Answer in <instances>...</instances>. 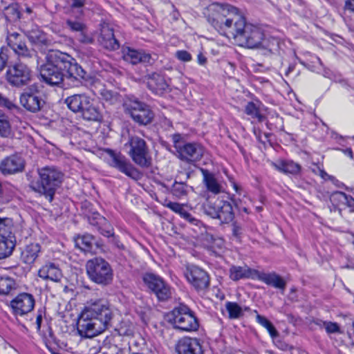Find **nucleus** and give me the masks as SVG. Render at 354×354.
Returning <instances> with one entry per match:
<instances>
[{
	"mask_svg": "<svg viewBox=\"0 0 354 354\" xmlns=\"http://www.w3.org/2000/svg\"><path fill=\"white\" fill-rule=\"evenodd\" d=\"M46 62L40 66L41 80L50 86H59L64 77L73 86H97L98 80L87 75L86 72L75 59L59 50H50L46 55Z\"/></svg>",
	"mask_w": 354,
	"mask_h": 354,
	"instance_id": "obj_1",
	"label": "nucleus"
},
{
	"mask_svg": "<svg viewBox=\"0 0 354 354\" xmlns=\"http://www.w3.org/2000/svg\"><path fill=\"white\" fill-rule=\"evenodd\" d=\"M212 14L207 17L209 23L228 38L238 44L239 37L247 24L237 8L227 3H214L209 6Z\"/></svg>",
	"mask_w": 354,
	"mask_h": 354,
	"instance_id": "obj_2",
	"label": "nucleus"
},
{
	"mask_svg": "<svg viewBox=\"0 0 354 354\" xmlns=\"http://www.w3.org/2000/svg\"><path fill=\"white\" fill-rule=\"evenodd\" d=\"M39 178L32 181L30 187L51 202L56 189L59 187L62 174L55 167H45L38 170Z\"/></svg>",
	"mask_w": 354,
	"mask_h": 354,
	"instance_id": "obj_3",
	"label": "nucleus"
},
{
	"mask_svg": "<svg viewBox=\"0 0 354 354\" xmlns=\"http://www.w3.org/2000/svg\"><path fill=\"white\" fill-rule=\"evenodd\" d=\"M167 317L174 328L181 331L193 332L199 328V321L196 313L183 304L176 306L167 314Z\"/></svg>",
	"mask_w": 354,
	"mask_h": 354,
	"instance_id": "obj_4",
	"label": "nucleus"
},
{
	"mask_svg": "<svg viewBox=\"0 0 354 354\" xmlns=\"http://www.w3.org/2000/svg\"><path fill=\"white\" fill-rule=\"evenodd\" d=\"M86 271L91 281L103 287L111 284L113 280L111 266L102 257H94L88 260L86 263Z\"/></svg>",
	"mask_w": 354,
	"mask_h": 354,
	"instance_id": "obj_5",
	"label": "nucleus"
},
{
	"mask_svg": "<svg viewBox=\"0 0 354 354\" xmlns=\"http://www.w3.org/2000/svg\"><path fill=\"white\" fill-rule=\"evenodd\" d=\"M202 209L206 215L212 218H217L223 223H229L234 218L231 203L220 198L214 201L206 200L202 205Z\"/></svg>",
	"mask_w": 354,
	"mask_h": 354,
	"instance_id": "obj_6",
	"label": "nucleus"
},
{
	"mask_svg": "<svg viewBox=\"0 0 354 354\" xmlns=\"http://www.w3.org/2000/svg\"><path fill=\"white\" fill-rule=\"evenodd\" d=\"M125 146H129L128 152L135 164L142 168H149L151 166V157L147 142L138 136H129Z\"/></svg>",
	"mask_w": 354,
	"mask_h": 354,
	"instance_id": "obj_7",
	"label": "nucleus"
},
{
	"mask_svg": "<svg viewBox=\"0 0 354 354\" xmlns=\"http://www.w3.org/2000/svg\"><path fill=\"white\" fill-rule=\"evenodd\" d=\"M86 317H92L109 328L113 318V312L109 302L104 299H91L87 301L83 310Z\"/></svg>",
	"mask_w": 354,
	"mask_h": 354,
	"instance_id": "obj_8",
	"label": "nucleus"
},
{
	"mask_svg": "<svg viewBox=\"0 0 354 354\" xmlns=\"http://www.w3.org/2000/svg\"><path fill=\"white\" fill-rule=\"evenodd\" d=\"M125 111L131 119L140 126L151 124L154 118V113L150 106L138 100H129L124 104Z\"/></svg>",
	"mask_w": 354,
	"mask_h": 354,
	"instance_id": "obj_9",
	"label": "nucleus"
},
{
	"mask_svg": "<svg viewBox=\"0 0 354 354\" xmlns=\"http://www.w3.org/2000/svg\"><path fill=\"white\" fill-rule=\"evenodd\" d=\"M104 151L109 156V164L111 167L133 180H138L140 178L141 173L139 170L121 152L111 149H106Z\"/></svg>",
	"mask_w": 354,
	"mask_h": 354,
	"instance_id": "obj_10",
	"label": "nucleus"
},
{
	"mask_svg": "<svg viewBox=\"0 0 354 354\" xmlns=\"http://www.w3.org/2000/svg\"><path fill=\"white\" fill-rule=\"evenodd\" d=\"M12 221L9 218H0V259L10 257L16 243L15 236L11 230Z\"/></svg>",
	"mask_w": 354,
	"mask_h": 354,
	"instance_id": "obj_11",
	"label": "nucleus"
},
{
	"mask_svg": "<svg viewBox=\"0 0 354 354\" xmlns=\"http://www.w3.org/2000/svg\"><path fill=\"white\" fill-rule=\"evenodd\" d=\"M142 280L145 285L156 296L159 301H165L171 297V292L169 286L160 276L151 272H147L144 274Z\"/></svg>",
	"mask_w": 354,
	"mask_h": 354,
	"instance_id": "obj_12",
	"label": "nucleus"
},
{
	"mask_svg": "<svg viewBox=\"0 0 354 354\" xmlns=\"http://www.w3.org/2000/svg\"><path fill=\"white\" fill-rule=\"evenodd\" d=\"M108 327L92 317H86V314L82 311L77 322L78 334L84 338H91L104 332Z\"/></svg>",
	"mask_w": 354,
	"mask_h": 354,
	"instance_id": "obj_13",
	"label": "nucleus"
},
{
	"mask_svg": "<svg viewBox=\"0 0 354 354\" xmlns=\"http://www.w3.org/2000/svg\"><path fill=\"white\" fill-rule=\"evenodd\" d=\"M185 275L189 283L198 291L207 289L210 284L209 276L206 271L194 265L186 268Z\"/></svg>",
	"mask_w": 354,
	"mask_h": 354,
	"instance_id": "obj_14",
	"label": "nucleus"
},
{
	"mask_svg": "<svg viewBox=\"0 0 354 354\" xmlns=\"http://www.w3.org/2000/svg\"><path fill=\"white\" fill-rule=\"evenodd\" d=\"M6 79L12 86H26L31 80L30 71L26 64H16L7 70Z\"/></svg>",
	"mask_w": 354,
	"mask_h": 354,
	"instance_id": "obj_15",
	"label": "nucleus"
},
{
	"mask_svg": "<svg viewBox=\"0 0 354 354\" xmlns=\"http://www.w3.org/2000/svg\"><path fill=\"white\" fill-rule=\"evenodd\" d=\"M264 33L259 27L247 24L241 37H239L238 44L249 48H254L260 46L263 41Z\"/></svg>",
	"mask_w": 354,
	"mask_h": 354,
	"instance_id": "obj_16",
	"label": "nucleus"
},
{
	"mask_svg": "<svg viewBox=\"0 0 354 354\" xmlns=\"http://www.w3.org/2000/svg\"><path fill=\"white\" fill-rule=\"evenodd\" d=\"M6 41L8 45L19 57L31 58L36 55L35 50L28 48L25 37L21 34L17 32H8Z\"/></svg>",
	"mask_w": 354,
	"mask_h": 354,
	"instance_id": "obj_17",
	"label": "nucleus"
},
{
	"mask_svg": "<svg viewBox=\"0 0 354 354\" xmlns=\"http://www.w3.org/2000/svg\"><path fill=\"white\" fill-rule=\"evenodd\" d=\"M177 157L183 162L194 164L203 156L204 149L198 142H187L177 151Z\"/></svg>",
	"mask_w": 354,
	"mask_h": 354,
	"instance_id": "obj_18",
	"label": "nucleus"
},
{
	"mask_svg": "<svg viewBox=\"0 0 354 354\" xmlns=\"http://www.w3.org/2000/svg\"><path fill=\"white\" fill-rule=\"evenodd\" d=\"M82 16L72 15L66 20V28L77 34V40L82 44H92L93 39L88 35L87 26L82 19Z\"/></svg>",
	"mask_w": 354,
	"mask_h": 354,
	"instance_id": "obj_19",
	"label": "nucleus"
},
{
	"mask_svg": "<svg viewBox=\"0 0 354 354\" xmlns=\"http://www.w3.org/2000/svg\"><path fill=\"white\" fill-rule=\"evenodd\" d=\"M26 161L21 153H15L0 162V171L3 175H12L24 170Z\"/></svg>",
	"mask_w": 354,
	"mask_h": 354,
	"instance_id": "obj_20",
	"label": "nucleus"
},
{
	"mask_svg": "<svg viewBox=\"0 0 354 354\" xmlns=\"http://www.w3.org/2000/svg\"><path fill=\"white\" fill-rule=\"evenodd\" d=\"M175 350L177 354H204L201 340L187 336L178 340Z\"/></svg>",
	"mask_w": 354,
	"mask_h": 354,
	"instance_id": "obj_21",
	"label": "nucleus"
},
{
	"mask_svg": "<svg viewBox=\"0 0 354 354\" xmlns=\"http://www.w3.org/2000/svg\"><path fill=\"white\" fill-rule=\"evenodd\" d=\"M10 305L16 315H23L34 308L35 299L29 293H21L11 301Z\"/></svg>",
	"mask_w": 354,
	"mask_h": 354,
	"instance_id": "obj_22",
	"label": "nucleus"
},
{
	"mask_svg": "<svg viewBox=\"0 0 354 354\" xmlns=\"http://www.w3.org/2000/svg\"><path fill=\"white\" fill-rule=\"evenodd\" d=\"M20 103L27 111L36 113L44 106L45 101L39 95L38 90H34V91L21 94Z\"/></svg>",
	"mask_w": 354,
	"mask_h": 354,
	"instance_id": "obj_23",
	"label": "nucleus"
},
{
	"mask_svg": "<svg viewBox=\"0 0 354 354\" xmlns=\"http://www.w3.org/2000/svg\"><path fill=\"white\" fill-rule=\"evenodd\" d=\"M38 276L45 280L59 282L63 277L62 272L58 265L48 262L38 271Z\"/></svg>",
	"mask_w": 354,
	"mask_h": 354,
	"instance_id": "obj_24",
	"label": "nucleus"
},
{
	"mask_svg": "<svg viewBox=\"0 0 354 354\" xmlns=\"http://www.w3.org/2000/svg\"><path fill=\"white\" fill-rule=\"evenodd\" d=\"M74 241L75 247L84 252H91L93 245H95L97 248L102 245L101 241L97 240L93 235L87 233L77 236Z\"/></svg>",
	"mask_w": 354,
	"mask_h": 354,
	"instance_id": "obj_25",
	"label": "nucleus"
},
{
	"mask_svg": "<svg viewBox=\"0 0 354 354\" xmlns=\"http://www.w3.org/2000/svg\"><path fill=\"white\" fill-rule=\"evenodd\" d=\"M123 58L125 61L132 64H138L139 63L149 64L150 63L151 56L144 50H137L127 47L123 50Z\"/></svg>",
	"mask_w": 354,
	"mask_h": 354,
	"instance_id": "obj_26",
	"label": "nucleus"
},
{
	"mask_svg": "<svg viewBox=\"0 0 354 354\" xmlns=\"http://www.w3.org/2000/svg\"><path fill=\"white\" fill-rule=\"evenodd\" d=\"M99 42L104 48L110 50H115L120 48V44L115 37L113 30L109 26H102Z\"/></svg>",
	"mask_w": 354,
	"mask_h": 354,
	"instance_id": "obj_27",
	"label": "nucleus"
},
{
	"mask_svg": "<svg viewBox=\"0 0 354 354\" xmlns=\"http://www.w3.org/2000/svg\"><path fill=\"white\" fill-rule=\"evenodd\" d=\"M203 175V183L207 190L214 194L223 192V187L215 177V174L207 169L201 168Z\"/></svg>",
	"mask_w": 354,
	"mask_h": 354,
	"instance_id": "obj_28",
	"label": "nucleus"
},
{
	"mask_svg": "<svg viewBox=\"0 0 354 354\" xmlns=\"http://www.w3.org/2000/svg\"><path fill=\"white\" fill-rule=\"evenodd\" d=\"M272 165L277 170L286 174L297 176L301 170V166L292 160H279L272 162Z\"/></svg>",
	"mask_w": 354,
	"mask_h": 354,
	"instance_id": "obj_29",
	"label": "nucleus"
},
{
	"mask_svg": "<svg viewBox=\"0 0 354 354\" xmlns=\"http://www.w3.org/2000/svg\"><path fill=\"white\" fill-rule=\"evenodd\" d=\"M258 279L266 284L272 286L281 290H284L286 286V281L276 272L265 273L259 274Z\"/></svg>",
	"mask_w": 354,
	"mask_h": 354,
	"instance_id": "obj_30",
	"label": "nucleus"
},
{
	"mask_svg": "<svg viewBox=\"0 0 354 354\" xmlns=\"http://www.w3.org/2000/svg\"><path fill=\"white\" fill-rule=\"evenodd\" d=\"M230 278L234 281H239L243 279L252 278L254 274L257 273V271L251 269L247 266H232L229 270Z\"/></svg>",
	"mask_w": 354,
	"mask_h": 354,
	"instance_id": "obj_31",
	"label": "nucleus"
},
{
	"mask_svg": "<svg viewBox=\"0 0 354 354\" xmlns=\"http://www.w3.org/2000/svg\"><path fill=\"white\" fill-rule=\"evenodd\" d=\"M88 102L89 98L84 95H73L66 100L68 108L73 112H81Z\"/></svg>",
	"mask_w": 354,
	"mask_h": 354,
	"instance_id": "obj_32",
	"label": "nucleus"
},
{
	"mask_svg": "<svg viewBox=\"0 0 354 354\" xmlns=\"http://www.w3.org/2000/svg\"><path fill=\"white\" fill-rule=\"evenodd\" d=\"M40 251L41 246L39 243L28 245L21 254L23 261L27 264L33 263L38 257Z\"/></svg>",
	"mask_w": 354,
	"mask_h": 354,
	"instance_id": "obj_33",
	"label": "nucleus"
},
{
	"mask_svg": "<svg viewBox=\"0 0 354 354\" xmlns=\"http://www.w3.org/2000/svg\"><path fill=\"white\" fill-rule=\"evenodd\" d=\"M166 206L174 212L179 214L182 218H185L190 223L194 225L198 224V220L195 218L189 212L186 211L182 204L176 202H169L166 205Z\"/></svg>",
	"mask_w": 354,
	"mask_h": 354,
	"instance_id": "obj_34",
	"label": "nucleus"
},
{
	"mask_svg": "<svg viewBox=\"0 0 354 354\" xmlns=\"http://www.w3.org/2000/svg\"><path fill=\"white\" fill-rule=\"evenodd\" d=\"M261 102L259 100L249 102L245 106V113L253 119H257L259 122H263L265 117L261 114L259 106Z\"/></svg>",
	"mask_w": 354,
	"mask_h": 354,
	"instance_id": "obj_35",
	"label": "nucleus"
},
{
	"mask_svg": "<svg viewBox=\"0 0 354 354\" xmlns=\"http://www.w3.org/2000/svg\"><path fill=\"white\" fill-rule=\"evenodd\" d=\"M26 35L32 44L40 45L47 42L46 35L37 28L28 30Z\"/></svg>",
	"mask_w": 354,
	"mask_h": 354,
	"instance_id": "obj_36",
	"label": "nucleus"
},
{
	"mask_svg": "<svg viewBox=\"0 0 354 354\" xmlns=\"http://www.w3.org/2000/svg\"><path fill=\"white\" fill-rule=\"evenodd\" d=\"M19 6L17 3H13L8 6L4 9V15L8 21L15 22L21 18Z\"/></svg>",
	"mask_w": 354,
	"mask_h": 354,
	"instance_id": "obj_37",
	"label": "nucleus"
},
{
	"mask_svg": "<svg viewBox=\"0 0 354 354\" xmlns=\"http://www.w3.org/2000/svg\"><path fill=\"white\" fill-rule=\"evenodd\" d=\"M82 117L84 120L91 121H97L100 119V115L97 109L93 106L90 101L87 103V106H85L81 111Z\"/></svg>",
	"mask_w": 354,
	"mask_h": 354,
	"instance_id": "obj_38",
	"label": "nucleus"
},
{
	"mask_svg": "<svg viewBox=\"0 0 354 354\" xmlns=\"http://www.w3.org/2000/svg\"><path fill=\"white\" fill-rule=\"evenodd\" d=\"M15 281L8 276L0 275V294L8 295L15 288Z\"/></svg>",
	"mask_w": 354,
	"mask_h": 354,
	"instance_id": "obj_39",
	"label": "nucleus"
},
{
	"mask_svg": "<svg viewBox=\"0 0 354 354\" xmlns=\"http://www.w3.org/2000/svg\"><path fill=\"white\" fill-rule=\"evenodd\" d=\"M101 223L97 227V231L104 236L115 239L114 230L111 224L105 218H100Z\"/></svg>",
	"mask_w": 354,
	"mask_h": 354,
	"instance_id": "obj_40",
	"label": "nucleus"
},
{
	"mask_svg": "<svg viewBox=\"0 0 354 354\" xmlns=\"http://www.w3.org/2000/svg\"><path fill=\"white\" fill-rule=\"evenodd\" d=\"M350 195H347L343 192L336 191L331 194L330 201L334 206H339L341 205H347Z\"/></svg>",
	"mask_w": 354,
	"mask_h": 354,
	"instance_id": "obj_41",
	"label": "nucleus"
},
{
	"mask_svg": "<svg viewBox=\"0 0 354 354\" xmlns=\"http://www.w3.org/2000/svg\"><path fill=\"white\" fill-rule=\"evenodd\" d=\"M225 308L228 312L230 319H237L243 315L242 308L236 302H226Z\"/></svg>",
	"mask_w": 354,
	"mask_h": 354,
	"instance_id": "obj_42",
	"label": "nucleus"
},
{
	"mask_svg": "<svg viewBox=\"0 0 354 354\" xmlns=\"http://www.w3.org/2000/svg\"><path fill=\"white\" fill-rule=\"evenodd\" d=\"M11 134V126L8 118L0 111V136L7 138Z\"/></svg>",
	"mask_w": 354,
	"mask_h": 354,
	"instance_id": "obj_43",
	"label": "nucleus"
},
{
	"mask_svg": "<svg viewBox=\"0 0 354 354\" xmlns=\"http://www.w3.org/2000/svg\"><path fill=\"white\" fill-rule=\"evenodd\" d=\"M68 4L71 8L73 15H84V7L86 4V0H66Z\"/></svg>",
	"mask_w": 354,
	"mask_h": 354,
	"instance_id": "obj_44",
	"label": "nucleus"
},
{
	"mask_svg": "<svg viewBox=\"0 0 354 354\" xmlns=\"http://www.w3.org/2000/svg\"><path fill=\"white\" fill-rule=\"evenodd\" d=\"M256 319L259 324H260L268 330L272 337H275L277 335V331L274 326L266 317L257 314Z\"/></svg>",
	"mask_w": 354,
	"mask_h": 354,
	"instance_id": "obj_45",
	"label": "nucleus"
},
{
	"mask_svg": "<svg viewBox=\"0 0 354 354\" xmlns=\"http://www.w3.org/2000/svg\"><path fill=\"white\" fill-rule=\"evenodd\" d=\"M317 325H319L321 327H324L326 333L328 334H332V333H341L340 327L336 322H323L319 320L316 323Z\"/></svg>",
	"mask_w": 354,
	"mask_h": 354,
	"instance_id": "obj_46",
	"label": "nucleus"
},
{
	"mask_svg": "<svg viewBox=\"0 0 354 354\" xmlns=\"http://www.w3.org/2000/svg\"><path fill=\"white\" fill-rule=\"evenodd\" d=\"M99 353L101 354H124V350L113 344H105L100 347Z\"/></svg>",
	"mask_w": 354,
	"mask_h": 354,
	"instance_id": "obj_47",
	"label": "nucleus"
},
{
	"mask_svg": "<svg viewBox=\"0 0 354 354\" xmlns=\"http://www.w3.org/2000/svg\"><path fill=\"white\" fill-rule=\"evenodd\" d=\"M171 192L173 195L178 198H181L187 194V185L184 183L175 181L174 183Z\"/></svg>",
	"mask_w": 354,
	"mask_h": 354,
	"instance_id": "obj_48",
	"label": "nucleus"
},
{
	"mask_svg": "<svg viewBox=\"0 0 354 354\" xmlns=\"http://www.w3.org/2000/svg\"><path fill=\"white\" fill-rule=\"evenodd\" d=\"M244 233V229L242 224L238 221H234L232 224V236L238 241H241V239Z\"/></svg>",
	"mask_w": 354,
	"mask_h": 354,
	"instance_id": "obj_49",
	"label": "nucleus"
},
{
	"mask_svg": "<svg viewBox=\"0 0 354 354\" xmlns=\"http://www.w3.org/2000/svg\"><path fill=\"white\" fill-rule=\"evenodd\" d=\"M263 48L268 49L270 52H273L277 50L278 41L277 39L272 38L271 39H266L263 37V41L260 45Z\"/></svg>",
	"mask_w": 354,
	"mask_h": 354,
	"instance_id": "obj_50",
	"label": "nucleus"
},
{
	"mask_svg": "<svg viewBox=\"0 0 354 354\" xmlns=\"http://www.w3.org/2000/svg\"><path fill=\"white\" fill-rule=\"evenodd\" d=\"M100 218H105V217L101 216L98 212H93L88 216V223L96 228L100 225Z\"/></svg>",
	"mask_w": 354,
	"mask_h": 354,
	"instance_id": "obj_51",
	"label": "nucleus"
},
{
	"mask_svg": "<svg viewBox=\"0 0 354 354\" xmlns=\"http://www.w3.org/2000/svg\"><path fill=\"white\" fill-rule=\"evenodd\" d=\"M8 49L4 47H1L0 49V71H2L7 63L8 61Z\"/></svg>",
	"mask_w": 354,
	"mask_h": 354,
	"instance_id": "obj_52",
	"label": "nucleus"
},
{
	"mask_svg": "<svg viewBox=\"0 0 354 354\" xmlns=\"http://www.w3.org/2000/svg\"><path fill=\"white\" fill-rule=\"evenodd\" d=\"M176 57L182 62H189L192 60L191 54L187 50H184L176 51Z\"/></svg>",
	"mask_w": 354,
	"mask_h": 354,
	"instance_id": "obj_53",
	"label": "nucleus"
},
{
	"mask_svg": "<svg viewBox=\"0 0 354 354\" xmlns=\"http://www.w3.org/2000/svg\"><path fill=\"white\" fill-rule=\"evenodd\" d=\"M172 142L174 143V147L176 150V152L179 150V148H181L183 146L182 140L183 136L180 133H174L171 136Z\"/></svg>",
	"mask_w": 354,
	"mask_h": 354,
	"instance_id": "obj_54",
	"label": "nucleus"
},
{
	"mask_svg": "<svg viewBox=\"0 0 354 354\" xmlns=\"http://www.w3.org/2000/svg\"><path fill=\"white\" fill-rule=\"evenodd\" d=\"M15 105V104L12 102L4 97L1 95V94H0V106L6 108L9 111H11Z\"/></svg>",
	"mask_w": 354,
	"mask_h": 354,
	"instance_id": "obj_55",
	"label": "nucleus"
},
{
	"mask_svg": "<svg viewBox=\"0 0 354 354\" xmlns=\"http://www.w3.org/2000/svg\"><path fill=\"white\" fill-rule=\"evenodd\" d=\"M344 8L354 14V0H345Z\"/></svg>",
	"mask_w": 354,
	"mask_h": 354,
	"instance_id": "obj_56",
	"label": "nucleus"
},
{
	"mask_svg": "<svg viewBox=\"0 0 354 354\" xmlns=\"http://www.w3.org/2000/svg\"><path fill=\"white\" fill-rule=\"evenodd\" d=\"M318 170H319V175L323 179H324V180L328 179V180H330L331 181H333V180H335V178L334 176L328 175L324 169H320L319 167H318Z\"/></svg>",
	"mask_w": 354,
	"mask_h": 354,
	"instance_id": "obj_57",
	"label": "nucleus"
},
{
	"mask_svg": "<svg viewBox=\"0 0 354 354\" xmlns=\"http://www.w3.org/2000/svg\"><path fill=\"white\" fill-rule=\"evenodd\" d=\"M42 322V314L41 313H39L36 319V324H37V330H40L41 325Z\"/></svg>",
	"mask_w": 354,
	"mask_h": 354,
	"instance_id": "obj_58",
	"label": "nucleus"
},
{
	"mask_svg": "<svg viewBox=\"0 0 354 354\" xmlns=\"http://www.w3.org/2000/svg\"><path fill=\"white\" fill-rule=\"evenodd\" d=\"M346 206L350 208V212H354V198L350 196Z\"/></svg>",
	"mask_w": 354,
	"mask_h": 354,
	"instance_id": "obj_59",
	"label": "nucleus"
},
{
	"mask_svg": "<svg viewBox=\"0 0 354 354\" xmlns=\"http://www.w3.org/2000/svg\"><path fill=\"white\" fill-rule=\"evenodd\" d=\"M198 63L201 65H204L206 62V57L203 55V53H199L197 56Z\"/></svg>",
	"mask_w": 354,
	"mask_h": 354,
	"instance_id": "obj_60",
	"label": "nucleus"
},
{
	"mask_svg": "<svg viewBox=\"0 0 354 354\" xmlns=\"http://www.w3.org/2000/svg\"><path fill=\"white\" fill-rule=\"evenodd\" d=\"M339 150H340V149H338ZM341 151L346 156H348V157H350L351 159L353 158V151L351 149V148H346L345 149H341Z\"/></svg>",
	"mask_w": 354,
	"mask_h": 354,
	"instance_id": "obj_61",
	"label": "nucleus"
},
{
	"mask_svg": "<svg viewBox=\"0 0 354 354\" xmlns=\"http://www.w3.org/2000/svg\"><path fill=\"white\" fill-rule=\"evenodd\" d=\"M295 64H290L287 68L284 70V73L286 76H288L290 73L295 69Z\"/></svg>",
	"mask_w": 354,
	"mask_h": 354,
	"instance_id": "obj_62",
	"label": "nucleus"
},
{
	"mask_svg": "<svg viewBox=\"0 0 354 354\" xmlns=\"http://www.w3.org/2000/svg\"><path fill=\"white\" fill-rule=\"evenodd\" d=\"M10 111L15 115H18L21 113L22 110L21 109V108H19L18 106L15 104Z\"/></svg>",
	"mask_w": 354,
	"mask_h": 354,
	"instance_id": "obj_63",
	"label": "nucleus"
},
{
	"mask_svg": "<svg viewBox=\"0 0 354 354\" xmlns=\"http://www.w3.org/2000/svg\"><path fill=\"white\" fill-rule=\"evenodd\" d=\"M100 95L102 96H104L106 99H108L109 97L111 96V94L110 93L109 90H100Z\"/></svg>",
	"mask_w": 354,
	"mask_h": 354,
	"instance_id": "obj_64",
	"label": "nucleus"
}]
</instances>
